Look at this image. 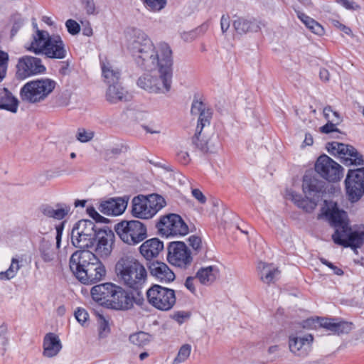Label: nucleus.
<instances>
[{"label":"nucleus","instance_id":"2eb2a0df","mask_svg":"<svg viewBox=\"0 0 364 364\" xmlns=\"http://www.w3.org/2000/svg\"><path fill=\"white\" fill-rule=\"evenodd\" d=\"M167 259L171 264L183 269L188 267L193 262L191 252L183 242L169 243Z\"/></svg>","mask_w":364,"mask_h":364},{"label":"nucleus","instance_id":"a18cd8bd","mask_svg":"<svg viewBox=\"0 0 364 364\" xmlns=\"http://www.w3.org/2000/svg\"><path fill=\"white\" fill-rule=\"evenodd\" d=\"M323 115L327 121H333L336 123L341 122V117L338 112L333 111L331 106H326L323 109Z\"/></svg>","mask_w":364,"mask_h":364},{"label":"nucleus","instance_id":"c756f323","mask_svg":"<svg viewBox=\"0 0 364 364\" xmlns=\"http://www.w3.org/2000/svg\"><path fill=\"white\" fill-rule=\"evenodd\" d=\"M220 270L217 266H208L200 268L196 275L200 284L206 286L212 284L218 277Z\"/></svg>","mask_w":364,"mask_h":364},{"label":"nucleus","instance_id":"13d9d810","mask_svg":"<svg viewBox=\"0 0 364 364\" xmlns=\"http://www.w3.org/2000/svg\"><path fill=\"white\" fill-rule=\"evenodd\" d=\"M321 262L328 266L329 268H331L333 271V273L336 275H342L343 274V271L340 269L339 267L335 266L333 263L328 262V260H326V259L324 258H321L320 259Z\"/></svg>","mask_w":364,"mask_h":364},{"label":"nucleus","instance_id":"37998d69","mask_svg":"<svg viewBox=\"0 0 364 364\" xmlns=\"http://www.w3.org/2000/svg\"><path fill=\"white\" fill-rule=\"evenodd\" d=\"M18 260L16 258L11 259V264L5 272H0L1 280H9L14 278L20 269Z\"/></svg>","mask_w":364,"mask_h":364},{"label":"nucleus","instance_id":"f8f14e48","mask_svg":"<svg viewBox=\"0 0 364 364\" xmlns=\"http://www.w3.org/2000/svg\"><path fill=\"white\" fill-rule=\"evenodd\" d=\"M315 171L329 182H336L343 176V168L326 154L320 156L315 164Z\"/></svg>","mask_w":364,"mask_h":364},{"label":"nucleus","instance_id":"4be33fe9","mask_svg":"<svg viewBox=\"0 0 364 364\" xmlns=\"http://www.w3.org/2000/svg\"><path fill=\"white\" fill-rule=\"evenodd\" d=\"M127 205V200L122 198H111L102 201L99 207V210L107 215H119L124 213Z\"/></svg>","mask_w":364,"mask_h":364},{"label":"nucleus","instance_id":"b1692460","mask_svg":"<svg viewBox=\"0 0 364 364\" xmlns=\"http://www.w3.org/2000/svg\"><path fill=\"white\" fill-rule=\"evenodd\" d=\"M114 285L112 283H105L93 287L91 289L92 299L100 304L107 306L112 297Z\"/></svg>","mask_w":364,"mask_h":364},{"label":"nucleus","instance_id":"39448f33","mask_svg":"<svg viewBox=\"0 0 364 364\" xmlns=\"http://www.w3.org/2000/svg\"><path fill=\"white\" fill-rule=\"evenodd\" d=\"M164 64L158 68L157 73L144 74L137 81V85L150 92L166 95L172 86L173 60H163Z\"/></svg>","mask_w":364,"mask_h":364},{"label":"nucleus","instance_id":"20e7f679","mask_svg":"<svg viewBox=\"0 0 364 364\" xmlns=\"http://www.w3.org/2000/svg\"><path fill=\"white\" fill-rule=\"evenodd\" d=\"M115 272L121 283L136 290L143 286L147 277L144 266L134 257L128 255L122 257L117 261Z\"/></svg>","mask_w":364,"mask_h":364},{"label":"nucleus","instance_id":"6e6d98bb","mask_svg":"<svg viewBox=\"0 0 364 364\" xmlns=\"http://www.w3.org/2000/svg\"><path fill=\"white\" fill-rule=\"evenodd\" d=\"M75 316L77 321L82 325L86 322L89 316L87 312L82 309H78L75 311Z\"/></svg>","mask_w":364,"mask_h":364},{"label":"nucleus","instance_id":"69168bd1","mask_svg":"<svg viewBox=\"0 0 364 364\" xmlns=\"http://www.w3.org/2000/svg\"><path fill=\"white\" fill-rule=\"evenodd\" d=\"M82 2L85 4V9L87 13L89 14H92L95 12V6L93 0H82Z\"/></svg>","mask_w":364,"mask_h":364},{"label":"nucleus","instance_id":"0e129e2a","mask_svg":"<svg viewBox=\"0 0 364 364\" xmlns=\"http://www.w3.org/2000/svg\"><path fill=\"white\" fill-rule=\"evenodd\" d=\"M63 231V223L56 227V247L60 248L62 234Z\"/></svg>","mask_w":364,"mask_h":364},{"label":"nucleus","instance_id":"6e6552de","mask_svg":"<svg viewBox=\"0 0 364 364\" xmlns=\"http://www.w3.org/2000/svg\"><path fill=\"white\" fill-rule=\"evenodd\" d=\"M119 237L126 244L135 245L147 236L146 227L139 220H122L114 225Z\"/></svg>","mask_w":364,"mask_h":364},{"label":"nucleus","instance_id":"2f4dec72","mask_svg":"<svg viewBox=\"0 0 364 364\" xmlns=\"http://www.w3.org/2000/svg\"><path fill=\"white\" fill-rule=\"evenodd\" d=\"M257 267L260 272L261 280L266 284L274 282L280 274V271L271 264L260 262Z\"/></svg>","mask_w":364,"mask_h":364},{"label":"nucleus","instance_id":"bb28decb","mask_svg":"<svg viewBox=\"0 0 364 364\" xmlns=\"http://www.w3.org/2000/svg\"><path fill=\"white\" fill-rule=\"evenodd\" d=\"M163 249L164 244L158 238L147 240L139 247L141 254L148 260L156 257Z\"/></svg>","mask_w":364,"mask_h":364},{"label":"nucleus","instance_id":"0eeeda50","mask_svg":"<svg viewBox=\"0 0 364 364\" xmlns=\"http://www.w3.org/2000/svg\"><path fill=\"white\" fill-rule=\"evenodd\" d=\"M55 85L54 80L48 78L28 82L21 89V98L28 103L40 102L53 92Z\"/></svg>","mask_w":364,"mask_h":364},{"label":"nucleus","instance_id":"c9c22d12","mask_svg":"<svg viewBox=\"0 0 364 364\" xmlns=\"http://www.w3.org/2000/svg\"><path fill=\"white\" fill-rule=\"evenodd\" d=\"M199 125L197 126L196 134L192 138V145L195 149L200 150L203 153L212 151L211 146L209 144V139L199 130Z\"/></svg>","mask_w":364,"mask_h":364},{"label":"nucleus","instance_id":"f03ea898","mask_svg":"<svg viewBox=\"0 0 364 364\" xmlns=\"http://www.w3.org/2000/svg\"><path fill=\"white\" fill-rule=\"evenodd\" d=\"M324 203L325 215L335 228L332 235L333 242L345 247H360L364 242V226L350 228L346 212L340 210L337 203L332 200H325Z\"/></svg>","mask_w":364,"mask_h":364},{"label":"nucleus","instance_id":"5701e85b","mask_svg":"<svg viewBox=\"0 0 364 364\" xmlns=\"http://www.w3.org/2000/svg\"><path fill=\"white\" fill-rule=\"evenodd\" d=\"M47 42L48 44L43 54L48 58L63 59L66 56L67 51L60 36L58 35L50 36Z\"/></svg>","mask_w":364,"mask_h":364},{"label":"nucleus","instance_id":"09e8293b","mask_svg":"<svg viewBox=\"0 0 364 364\" xmlns=\"http://www.w3.org/2000/svg\"><path fill=\"white\" fill-rule=\"evenodd\" d=\"M94 136L92 132H87L85 129H80L76 135V138L80 142L85 143L90 141Z\"/></svg>","mask_w":364,"mask_h":364},{"label":"nucleus","instance_id":"774afa93","mask_svg":"<svg viewBox=\"0 0 364 364\" xmlns=\"http://www.w3.org/2000/svg\"><path fill=\"white\" fill-rule=\"evenodd\" d=\"M320 79L324 82L329 80L330 74L328 70L326 68H321L319 72Z\"/></svg>","mask_w":364,"mask_h":364},{"label":"nucleus","instance_id":"8fccbe9b","mask_svg":"<svg viewBox=\"0 0 364 364\" xmlns=\"http://www.w3.org/2000/svg\"><path fill=\"white\" fill-rule=\"evenodd\" d=\"M99 336L100 338H104L107 336V335L109 332V327L108 325V322L105 320V318L102 316H100L99 320Z\"/></svg>","mask_w":364,"mask_h":364},{"label":"nucleus","instance_id":"864d4df0","mask_svg":"<svg viewBox=\"0 0 364 364\" xmlns=\"http://www.w3.org/2000/svg\"><path fill=\"white\" fill-rule=\"evenodd\" d=\"M65 26L68 28V31L72 35H76L80 32V25L74 20H68L65 23Z\"/></svg>","mask_w":364,"mask_h":364},{"label":"nucleus","instance_id":"58836bf2","mask_svg":"<svg viewBox=\"0 0 364 364\" xmlns=\"http://www.w3.org/2000/svg\"><path fill=\"white\" fill-rule=\"evenodd\" d=\"M299 18L305 24V26L314 33L318 36L324 34V28L323 26L316 21L314 19L310 18L303 13H298Z\"/></svg>","mask_w":364,"mask_h":364},{"label":"nucleus","instance_id":"338daca9","mask_svg":"<svg viewBox=\"0 0 364 364\" xmlns=\"http://www.w3.org/2000/svg\"><path fill=\"white\" fill-rule=\"evenodd\" d=\"M195 278H196V277H188L186 279V282H185V287L188 290H190L192 293H195V291H196V288H195V285H194V279H195Z\"/></svg>","mask_w":364,"mask_h":364},{"label":"nucleus","instance_id":"ddd939ff","mask_svg":"<svg viewBox=\"0 0 364 364\" xmlns=\"http://www.w3.org/2000/svg\"><path fill=\"white\" fill-rule=\"evenodd\" d=\"M156 227L159 233L166 237L185 235L188 232L187 225L181 216L176 214H169L161 217Z\"/></svg>","mask_w":364,"mask_h":364},{"label":"nucleus","instance_id":"680f3d73","mask_svg":"<svg viewBox=\"0 0 364 364\" xmlns=\"http://www.w3.org/2000/svg\"><path fill=\"white\" fill-rule=\"evenodd\" d=\"M178 161L183 164H187L190 161L189 154L187 151H179L177 153Z\"/></svg>","mask_w":364,"mask_h":364},{"label":"nucleus","instance_id":"c03bdc74","mask_svg":"<svg viewBox=\"0 0 364 364\" xmlns=\"http://www.w3.org/2000/svg\"><path fill=\"white\" fill-rule=\"evenodd\" d=\"M146 6L152 11H160L166 5V0H142Z\"/></svg>","mask_w":364,"mask_h":364},{"label":"nucleus","instance_id":"e2e57ef3","mask_svg":"<svg viewBox=\"0 0 364 364\" xmlns=\"http://www.w3.org/2000/svg\"><path fill=\"white\" fill-rule=\"evenodd\" d=\"M192 195L200 203L204 204L206 202L205 196L203 195V193L199 189H197V188L193 189Z\"/></svg>","mask_w":364,"mask_h":364},{"label":"nucleus","instance_id":"49530a36","mask_svg":"<svg viewBox=\"0 0 364 364\" xmlns=\"http://www.w3.org/2000/svg\"><path fill=\"white\" fill-rule=\"evenodd\" d=\"M9 55L0 50V82L5 77L7 70Z\"/></svg>","mask_w":364,"mask_h":364},{"label":"nucleus","instance_id":"de8ad7c7","mask_svg":"<svg viewBox=\"0 0 364 364\" xmlns=\"http://www.w3.org/2000/svg\"><path fill=\"white\" fill-rule=\"evenodd\" d=\"M198 125H199L200 128L199 130L203 131V128L206 125L210 124V119L211 118V113L209 111V109H203L201 111V112L198 114Z\"/></svg>","mask_w":364,"mask_h":364},{"label":"nucleus","instance_id":"1a4fd4ad","mask_svg":"<svg viewBox=\"0 0 364 364\" xmlns=\"http://www.w3.org/2000/svg\"><path fill=\"white\" fill-rule=\"evenodd\" d=\"M94 222L81 220L73 228L71 232L72 244L77 248H89L94 245L97 231Z\"/></svg>","mask_w":364,"mask_h":364},{"label":"nucleus","instance_id":"9b49d317","mask_svg":"<svg viewBox=\"0 0 364 364\" xmlns=\"http://www.w3.org/2000/svg\"><path fill=\"white\" fill-rule=\"evenodd\" d=\"M326 149L331 155L340 158L346 166H358L363 164V156L353 146L331 141L326 144Z\"/></svg>","mask_w":364,"mask_h":364},{"label":"nucleus","instance_id":"603ef678","mask_svg":"<svg viewBox=\"0 0 364 364\" xmlns=\"http://www.w3.org/2000/svg\"><path fill=\"white\" fill-rule=\"evenodd\" d=\"M188 242L190 246L195 252H198L202 249V240L200 237L191 235L188 238Z\"/></svg>","mask_w":364,"mask_h":364},{"label":"nucleus","instance_id":"9d476101","mask_svg":"<svg viewBox=\"0 0 364 364\" xmlns=\"http://www.w3.org/2000/svg\"><path fill=\"white\" fill-rule=\"evenodd\" d=\"M146 298L153 307L163 311L171 310L176 302L175 291L159 284L152 285L146 291Z\"/></svg>","mask_w":364,"mask_h":364},{"label":"nucleus","instance_id":"f257e3e1","mask_svg":"<svg viewBox=\"0 0 364 364\" xmlns=\"http://www.w3.org/2000/svg\"><path fill=\"white\" fill-rule=\"evenodd\" d=\"M128 48L139 67L153 71L164 65L163 60H173L172 51L166 43L155 46L148 36L141 31H134Z\"/></svg>","mask_w":364,"mask_h":364},{"label":"nucleus","instance_id":"5fc2aeb1","mask_svg":"<svg viewBox=\"0 0 364 364\" xmlns=\"http://www.w3.org/2000/svg\"><path fill=\"white\" fill-rule=\"evenodd\" d=\"M191 314L186 311H176L171 316L172 318L177 321L178 323H182L185 320L189 318Z\"/></svg>","mask_w":364,"mask_h":364},{"label":"nucleus","instance_id":"7ed1b4c3","mask_svg":"<svg viewBox=\"0 0 364 364\" xmlns=\"http://www.w3.org/2000/svg\"><path fill=\"white\" fill-rule=\"evenodd\" d=\"M70 269L76 278L84 284L96 283L105 276L106 270L97 257L90 250H78L70 258Z\"/></svg>","mask_w":364,"mask_h":364},{"label":"nucleus","instance_id":"a878e982","mask_svg":"<svg viewBox=\"0 0 364 364\" xmlns=\"http://www.w3.org/2000/svg\"><path fill=\"white\" fill-rule=\"evenodd\" d=\"M321 327L334 333H348L353 329V323L343 321H338L336 318H323L320 322Z\"/></svg>","mask_w":364,"mask_h":364},{"label":"nucleus","instance_id":"4468645a","mask_svg":"<svg viewBox=\"0 0 364 364\" xmlns=\"http://www.w3.org/2000/svg\"><path fill=\"white\" fill-rule=\"evenodd\" d=\"M348 199L356 202L364 193V167L348 171L345 180Z\"/></svg>","mask_w":364,"mask_h":364},{"label":"nucleus","instance_id":"423d86ee","mask_svg":"<svg viewBox=\"0 0 364 364\" xmlns=\"http://www.w3.org/2000/svg\"><path fill=\"white\" fill-rule=\"evenodd\" d=\"M324 185L323 181L318 180L312 173H306L303 178L302 188L306 198L310 200V207L306 205L307 200L301 199V196L299 195L292 194V200L298 207L306 211H309L316 206L320 195L325 191Z\"/></svg>","mask_w":364,"mask_h":364},{"label":"nucleus","instance_id":"aec40b11","mask_svg":"<svg viewBox=\"0 0 364 364\" xmlns=\"http://www.w3.org/2000/svg\"><path fill=\"white\" fill-rule=\"evenodd\" d=\"M148 267L151 275L160 282L169 283L176 278L173 272L164 262L153 261L149 262Z\"/></svg>","mask_w":364,"mask_h":364},{"label":"nucleus","instance_id":"c85d7f7f","mask_svg":"<svg viewBox=\"0 0 364 364\" xmlns=\"http://www.w3.org/2000/svg\"><path fill=\"white\" fill-rule=\"evenodd\" d=\"M132 213L133 216L141 219H149L153 217L144 196H138L132 199Z\"/></svg>","mask_w":364,"mask_h":364},{"label":"nucleus","instance_id":"052dcab7","mask_svg":"<svg viewBox=\"0 0 364 364\" xmlns=\"http://www.w3.org/2000/svg\"><path fill=\"white\" fill-rule=\"evenodd\" d=\"M230 20L229 16L223 15L220 19L221 31L224 33L230 28Z\"/></svg>","mask_w":364,"mask_h":364},{"label":"nucleus","instance_id":"e433bc0d","mask_svg":"<svg viewBox=\"0 0 364 364\" xmlns=\"http://www.w3.org/2000/svg\"><path fill=\"white\" fill-rule=\"evenodd\" d=\"M57 207L58 208L55 209L51 206H46L43 209V213L48 217L61 220L64 218L70 210V208L65 205H58Z\"/></svg>","mask_w":364,"mask_h":364},{"label":"nucleus","instance_id":"4c0bfd02","mask_svg":"<svg viewBox=\"0 0 364 364\" xmlns=\"http://www.w3.org/2000/svg\"><path fill=\"white\" fill-rule=\"evenodd\" d=\"M145 200L153 216L166 205L164 198L158 194L145 196Z\"/></svg>","mask_w":364,"mask_h":364},{"label":"nucleus","instance_id":"79ce46f5","mask_svg":"<svg viewBox=\"0 0 364 364\" xmlns=\"http://www.w3.org/2000/svg\"><path fill=\"white\" fill-rule=\"evenodd\" d=\"M192 346L188 343L183 344L173 359L172 364H181L186 362L191 353Z\"/></svg>","mask_w":364,"mask_h":364},{"label":"nucleus","instance_id":"473e14b6","mask_svg":"<svg viewBox=\"0 0 364 364\" xmlns=\"http://www.w3.org/2000/svg\"><path fill=\"white\" fill-rule=\"evenodd\" d=\"M102 76L105 78V82L109 85H114L119 83V80L121 77L119 70L114 67L112 63L108 61L102 63Z\"/></svg>","mask_w":364,"mask_h":364},{"label":"nucleus","instance_id":"f3484780","mask_svg":"<svg viewBox=\"0 0 364 364\" xmlns=\"http://www.w3.org/2000/svg\"><path fill=\"white\" fill-rule=\"evenodd\" d=\"M33 25L36 30L24 48L36 55L43 54L48 44L47 40L50 39V36L47 31L38 29L36 23L33 22Z\"/></svg>","mask_w":364,"mask_h":364},{"label":"nucleus","instance_id":"7c9ffc66","mask_svg":"<svg viewBox=\"0 0 364 364\" xmlns=\"http://www.w3.org/2000/svg\"><path fill=\"white\" fill-rule=\"evenodd\" d=\"M18 107V99L7 88H0V109L16 113Z\"/></svg>","mask_w":364,"mask_h":364},{"label":"nucleus","instance_id":"f704fd0d","mask_svg":"<svg viewBox=\"0 0 364 364\" xmlns=\"http://www.w3.org/2000/svg\"><path fill=\"white\" fill-rule=\"evenodd\" d=\"M233 27L239 34H245L248 32H257L259 30V25L252 20L239 18L233 21Z\"/></svg>","mask_w":364,"mask_h":364},{"label":"nucleus","instance_id":"dca6fc26","mask_svg":"<svg viewBox=\"0 0 364 364\" xmlns=\"http://www.w3.org/2000/svg\"><path fill=\"white\" fill-rule=\"evenodd\" d=\"M45 70L46 67L43 65L40 58L24 55L18 60L16 75L18 79L23 80L33 75L43 73Z\"/></svg>","mask_w":364,"mask_h":364},{"label":"nucleus","instance_id":"a211bd4d","mask_svg":"<svg viewBox=\"0 0 364 364\" xmlns=\"http://www.w3.org/2000/svg\"><path fill=\"white\" fill-rule=\"evenodd\" d=\"M107 306L117 310H127L133 306L134 299L122 287L114 285Z\"/></svg>","mask_w":364,"mask_h":364},{"label":"nucleus","instance_id":"6ab92c4d","mask_svg":"<svg viewBox=\"0 0 364 364\" xmlns=\"http://www.w3.org/2000/svg\"><path fill=\"white\" fill-rule=\"evenodd\" d=\"M114 235L110 230H100L97 231L95 240L97 244L95 248L96 254L102 257H108L112 251Z\"/></svg>","mask_w":364,"mask_h":364},{"label":"nucleus","instance_id":"4d7b16f0","mask_svg":"<svg viewBox=\"0 0 364 364\" xmlns=\"http://www.w3.org/2000/svg\"><path fill=\"white\" fill-rule=\"evenodd\" d=\"M339 123H336L333 121H328L327 124L320 128L322 133L328 134L333 132H337L336 125Z\"/></svg>","mask_w":364,"mask_h":364},{"label":"nucleus","instance_id":"a19ab883","mask_svg":"<svg viewBox=\"0 0 364 364\" xmlns=\"http://www.w3.org/2000/svg\"><path fill=\"white\" fill-rule=\"evenodd\" d=\"M129 341L139 347L146 346L151 341V336L144 331H139L130 335Z\"/></svg>","mask_w":364,"mask_h":364},{"label":"nucleus","instance_id":"bf43d9fd","mask_svg":"<svg viewBox=\"0 0 364 364\" xmlns=\"http://www.w3.org/2000/svg\"><path fill=\"white\" fill-rule=\"evenodd\" d=\"M203 109H205L203 104L201 102L196 101V102H193V103L192 105L191 112L192 114L198 115Z\"/></svg>","mask_w":364,"mask_h":364},{"label":"nucleus","instance_id":"393cba45","mask_svg":"<svg viewBox=\"0 0 364 364\" xmlns=\"http://www.w3.org/2000/svg\"><path fill=\"white\" fill-rule=\"evenodd\" d=\"M105 97L106 100L112 104H116L119 102H127L132 99V95L125 90L119 83L109 85Z\"/></svg>","mask_w":364,"mask_h":364},{"label":"nucleus","instance_id":"3c124183","mask_svg":"<svg viewBox=\"0 0 364 364\" xmlns=\"http://www.w3.org/2000/svg\"><path fill=\"white\" fill-rule=\"evenodd\" d=\"M331 23L335 28L343 31L345 34L352 38L354 37V34L353 33L352 30L348 26L343 24L338 20L331 19Z\"/></svg>","mask_w":364,"mask_h":364},{"label":"nucleus","instance_id":"412c9836","mask_svg":"<svg viewBox=\"0 0 364 364\" xmlns=\"http://www.w3.org/2000/svg\"><path fill=\"white\" fill-rule=\"evenodd\" d=\"M314 338L311 334L305 335L303 337L290 336L289 347L291 352L299 356L307 355L313 342Z\"/></svg>","mask_w":364,"mask_h":364},{"label":"nucleus","instance_id":"cd10ccee","mask_svg":"<svg viewBox=\"0 0 364 364\" xmlns=\"http://www.w3.org/2000/svg\"><path fill=\"white\" fill-rule=\"evenodd\" d=\"M62 345L58 337L53 333H47L43 340V355L48 358L55 356L61 350Z\"/></svg>","mask_w":364,"mask_h":364},{"label":"nucleus","instance_id":"72a5a7b5","mask_svg":"<svg viewBox=\"0 0 364 364\" xmlns=\"http://www.w3.org/2000/svg\"><path fill=\"white\" fill-rule=\"evenodd\" d=\"M26 21V18L18 12L11 15L8 23V26L10 28L9 38L11 40H13L17 33L23 28Z\"/></svg>","mask_w":364,"mask_h":364},{"label":"nucleus","instance_id":"ea45409f","mask_svg":"<svg viewBox=\"0 0 364 364\" xmlns=\"http://www.w3.org/2000/svg\"><path fill=\"white\" fill-rule=\"evenodd\" d=\"M39 251L44 262H50L54 259L55 252L50 241L45 239L42 240L40 243Z\"/></svg>","mask_w":364,"mask_h":364}]
</instances>
